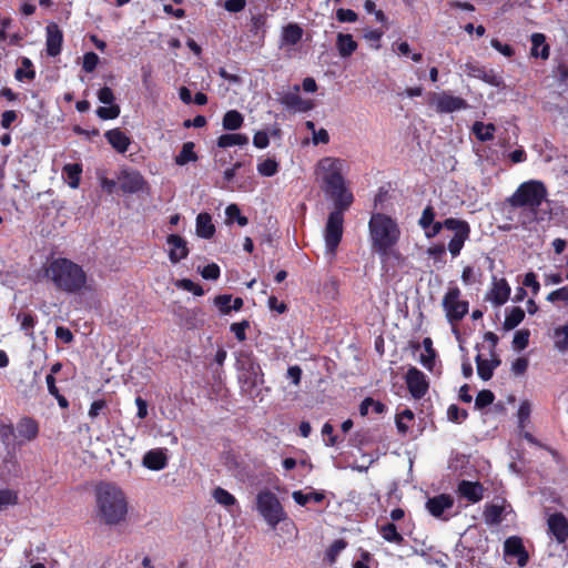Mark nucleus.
<instances>
[{
	"mask_svg": "<svg viewBox=\"0 0 568 568\" xmlns=\"http://www.w3.org/2000/svg\"><path fill=\"white\" fill-rule=\"evenodd\" d=\"M320 166L325 172L323 190L334 201V209L348 210L354 202V195L345 185L341 160L325 158L320 162Z\"/></svg>",
	"mask_w": 568,
	"mask_h": 568,
	"instance_id": "20e7f679",
	"label": "nucleus"
},
{
	"mask_svg": "<svg viewBox=\"0 0 568 568\" xmlns=\"http://www.w3.org/2000/svg\"><path fill=\"white\" fill-rule=\"evenodd\" d=\"M458 286L449 287L443 297V308L449 323L462 321L469 311L468 301L460 300Z\"/></svg>",
	"mask_w": 568,
	"mask_h": 568,
	"instance_id": "9d476101",
	"label": "nucleus"
},
{
	"mask_svg": "<svg viewBox=\"0 0 568 568\" xmlns=\"http://www.w3.org/2000/svg\"><path fill=\"white\" fill-rule=\"evenodd\" d=\"M423 347L426 354L420 355L419 362L426 369L433 372L436 363L437 353L433 347V341L430 337H425L423 339Z\"/></svg>",
	"mask_w": 568,
	"mask_h": 568,
	"instance_id": "cd10ccee",
	"label": "nucleus"
},
{
	"mask_svg": "<svg viewBox=\"0 0 568 568\" xmlns=\"http://www.w3.org/2000/svg\"><path fill=\"white\" fill-rule=\"evenodd\" d=\"M405 384L413 398L422 399L429 389L426 375L415 366H410L405 374Z\"/></svg>",
	"mask_w": 568,
	"mask_h": 568,
	"instance_id": "9b49d317",
	"label": "nucleus"
},
{
	"mask_svg": "<svg viewBox=\"0 0 568 568\" xmlns=\"http://www.w3.org/2000/svg\"><path fill=\"white\" fill-rule=\"evenodd\" d=\"M547 301L551 302V303H555L558 301L568 303V286H562L558 290L550 292L547 295Z\"/></svg>",
	"mask_w": 568,
	"mask_h": 568,
	"instance_id": "774afa93",
	"label": "nucleus"
},
{
	"mask_svg": "<svg viewBox=\"0 0 568 568\" xmlns=\"http://www.w3.org/2000/svg\"><path fill=\"white\" fill-rule=\"evenodd\" d=\"M197 160V155L194 152V143L185 142L180 151L179 155L175 158V162L178 165H184L189 162H194Z\"/></svg>",
	"mask_w": 568,
	"mask_h": 568,
	"instance_id": "4c0bfd02",
	"label": "nucleus"
},
{
	"mask_svg": "<svg viewBox=\"0 0 568 568\" xmlns=\"http://www.w3.org/2000/svg\"><path fill=\"white\" fill-rule=\"evenodd\" d=\"M141 79L145 91L152 94L155 89V82L153 80V69L150 64L141 67Z\"/></svg>",
	"mask_w": 568,
	"mask_h": 568,
	"instance_id": "49530a36",
	"label": "nucleus"
},
{
	"mask_svg": "<svg viewBox=\"0 0 568 568\" xmlns=\"http://www.w3.org/2000/svg\"><path fill=\"white\" fill-rule=\"evenodd\" d=\"M215 306L220 310L222 314L231 313L232 308V295L231 294H222L217 295L214 298Z\"/></svg>",
	"mask_w": 568,
	"mask_h": 568,
	"instance_id": "5fc2aeb1",
	"label": "nucleus"
},
{
	"mask_svg": "<svg viewBox=\"0 0 568 568\" xmlns=\"http://www.w3.org/2000/svg\"><path fill=\"white\" fill-rule=\"evenodd\" d=\"M436 212L432 204L426 205V207L423 210L422 215L418 220V225L423 230H427L428 226L435 221Z\"/></svg>",
	"mask_w": 568,
	"mask_h": 568,
	"instance_id": "603ef678",
	"label": "nucleus"
},
{
	"mask_svg": "<svg viewBox=\"0 0 568 568\" xmlns=\"http://www.w3.org/2000/svg\"><path fill=\"white\" fill-rule=\"evenodd\" d=\"M250 323L247 321H242L239 323L231 324V332L234 333L236 339L239 342H243L246 339V329L248 328Z\"/></svg>",
	"mask_w": 568,
	"mask_h": 568,
	"instance_id": "e2e57ef3",
	"label": "nucleus"
},
{
	"mask_svg": "<svg viewBox=\"0 0 568 568\" xmlns=\"http://www.w3.org/2000/svg\"><path fill=\"white\" fill-rule=\"evenodd\" d=\"M464 71L466 72V74L468 77L476 78V79L480 80L481 75L485 74V67L480 65L477 62H467L464 65Z\"/></svg>",
	"mask_w": 568,
	"mask_h": 568,
	"instance_id": "0e129e2a",
	"label": "nucleus"
},
{
	"mask_svg": "<svg viewBox=\"0 0 568 568\" xmlns=\"http://www.w3.org/2000/svg\"><path fill=\"white\" fill-rule=\"evenodd\" d=\"M213 498L216 503L225 507L233 506L236 503L235 497L221 487H216L213 490Z\"/></svg>",
	"mask_w": 568,
	"mask_h": 568,
	"instance_id": "de8ad7c7",
	"label": "nucleus"
},
{
	"mask_svg": "<svg viewBox=\"0 0 568 568\" xmlns=\"http://www.w3.org/2000/svg\"><path fill=\"white\" fill-rule=\"evenodd\" d=\"M443 229L454 232V236L448 242L447 248L453 257H457L463 250L465 242L470 236V225L467 221L447 217L444 221H434L427 230H424L427 239H434L437 236Z\"/></svg>",
	"mask_w": 568,
	"mask_h": 568,
	"instance_id": "0eeeda50",
	"label": "nucleus"
},
{
	"mask_svg": "<svg viewBox=\"0 0 568 568\" xmlns=\"http://www.w3.org/2000/svg\"><path fill=\"white\" fill-rule=\"evenodd\" d=\"M347 542L344 539H336L326 550L325 558L329 565L335 564L338 555L346 548Z\"/></svg>",
	"mask_w": 568,
	"mask_h": 568,
	"instance_id": "c03bdc74",
	"label": "nucleus"
},
{
	"mask_svg": "<svg viewBox=\"0 0 568 568\" xmlns=\"http://www.w3.org/2000/svg\"><path fill=\"white\" fill-rule=\"evenodd\" d=\"M97 515L106 526L123 523L128 515V501L123 490L113 483L101 481L95 486Z\"/></svg>",
	"mask_w": 568,
	"mask_h": 568,
	"instance_id": "f257e3e1",
	"label": "nucleus"
},
{
	"mask_svg": "<svg viewBox=\"0 0 568 568\" xmlns=\"http://www.w3.org/2000/svg\"><path fill=\"white\" fill-rule=\"evenodd\" d=\"M554 337H555V347L561 352L565 353L568 351V323L556 327L554 331Z\"/></svg>",
	"mask_w": 568,
	"mask_h": 568,
	"instance_id": "58836bf2",
	"label": "nucleus"
},
{
	"mask_svg": "<svg viewBox=\"0 0 568 568\" xmlns=\"http://www.w3.org/2000/svg\"><path fill=\"white\" fill-rule=\"evenodd\" d=\"M201 275L205 280L216 281L221 275L220 266L216 263H210L201 270Z\"/></svg>",
	"mask_w": 568,
	"mask_h": 568,
	"instance_id": "052dcab7",
	"label": "nucleus"
},
{
	"mask_svg": "<svg viewBox=\"0 0 568 568\" xmlns=\"http://www.w3.org/2000/svg\"><path fill=\"white\" fill-rule=\"evenodd\" d=\"M121 109L118 104H108V106H99L97 115L102 120H113L120 115Z\"/></svg>",
	"mask_w": 568,
	"mask_h": 568,
	"instance_id": "3c124183",
	"label": "nucleus"
},
{
	"mask_svg": "<svg viewBox=\"0 0 568 568\" xmlns=\"http://www.w3.org/2000/svg\"><path fill=\"white\" fill-rule=\"evenodd\" d=\"M235 367L237 369V379L241 392L253 400L262 402L264 390L270 392V387H264L265 379L262 367L252 351L241 349L236 353Z\"/></svg>",
	"mask_w": 568,
	"mask_h": 568,
	"instance_id": "f03ea898",
	"label": "nucleus"
},
{
	"mask_svg": "<svg viewBox=\"0 0 568 568\" xmlns=\"http://www.w3.org/2000/svg\"><path fill=\"white\" fill-rule=\"evenodd\" d=\"M166 243L170 247L168 254L171 263L176 264L187 257L190 250L184 237L179 234H170L166 237Z\"/></svg>",
	"mask_w": 568,
	"mask_h": 568,
	"instance_id": "4468645a",
	"label": "nucleus"
},
{
	"mask_svg": "<svg viewBox=\"0 0 568 568\" xmlns=\"http://www.w3.org/2000/svg\"><path fill=\"white\" fill-rule=\"evenodd\" d=\"M243 123L244 116L237 110H229L222 119L223 129L226 131H236L242 128Z\"/></svg>",
	"mask_w": 568,
	"mask_h": 568,
	"instance_id": "c756f323",
	"label": "nucleus"
},
{
	"mask_svg": "<svg viewBox=\"0 0 568 568\" xmlns=\"http://www.w3.org/2000/svg\"><path fill=\"white\" fill-rule=\"evenodd\" d=\"M108 143L118 152L125 153L131 144V139L120 128L108 130L104 133Z\"/></svg>",
	"mask_w": 568,
	"mask_h": 568,
	"instance_id": "aec40b11",
	"label": "nucleus"
},
{
	"mask_svg": "<svg viewBox=\"0 0 568 568\" xmlns=\"http://www.w3.org/2000/svg\"><path fill=\"white\" fill-rule=\"evenodd\" d=\"M216 232L215 225L212 222V216L207 212H201L195 220V233L199 237L210 240Z\"/></svg>",
	"mask_w": 568,
	"mask_h": 568,
	"instance_id": "4be33fe9",
	"label": "nucleus"
},
{
	"mask_svg": "<svg viewBox=\"0 0 568 568\" xmlns=\"http://www.w3.org/2000/svg\"><path fill=\"white\" fill-rule=\"evenodd\" d=\"M226 222L232 223L236 221L240 226H245L248 223V219L242 215L237 204H230L225 209Z\"/></svg>",
	"mask_w": 568,
	"mask_h": 568,
	"instance_id": "ea45409f",
	"label": "nucleus"
},
{
	"mask_svg": "<svg viewBox=\"0 0 568 568\" xmlns=\"http://www.w3.org/2000/svg\"><path fill=\"white\" fill-rule=\"evenodd\" d=\"M436 110L440 113H452L458 110H466L468 103L460 97H455L448 92H442L435 97Z\"/></svg>",
	"mask_w": 568,
	"mask_h": 568,
	"instance_id": "ddd939ff",
	"label": "nucleus"
},
{
	"mask_svg": "<svg viewBox=\"0 0 568 568\" xmlns=\"http://www.w3.org/2000/svg\"><path fill=\"white\" fill-rule=\"evenodd\" d=\"M17 321L20 323V327L30 337H34V326L37 324V316L31 312H20L17 315Z\"/></svg>",
	"mask_w": 568,
	"mask_h": 568,
	"instance_id": "f704fd0d",
	"label": "nucleus"
},
{
	"mask_svg": "<svg viewBox=\"0 0 568 568\" xmlns=\"http://www.w3.org/2000/svg\"><path fill=\"white\" fill-rule=\"evenodd\" d=\"M47 54L49 57H57L61 53L62 43H63V33L60 30L59 26L55 23H50L47 26Z\"/></svg>",
	"mask_w": 568,
	"mask_h": 568,
	"instance_id": "f3484780",
	"label": "nucleus"
},
{
	"mask_svg": "<svg viewBox=\"0 0 568 568\" xmlns=\"http://www.w3.org/2000/svg\"><path fill=\"white\" fill-rule=\"evenodd\" d=\"M98 63H99V57L97 53L94 52H87L84 55H83V62H82V69L87 72V73H91L95 70V68L98 67Z\"/></svg>",
	"mask_w": 568,
	"mask_h": 568,
	"instance_id": "13d9d810",
	"label": "nucleus"
},
{
	"mask_svg": "<svg viewBox=\"0 0 568 568\" xmlns=\"http://www.w3.org/2000/svg\"><path fill=\"white\" fill-rule=\"evenodd\" d=\"M529 337H530L529 329L525 328V329L517 331L514 335L513 347L516 351L525 349L529 344Z\"/></svg>",
	"mask_w": 568,
	"mask_h": 568,
	"instance_id": "09e8293b",
	"label": "nucleus"
},
{
	"mask_svg": "<svg viewBox=\"0 0 568 568\" xmlns=\"http://www.w3.org/2000/svg\"><path fill=\"white\" fill-rule=\"evenodd\" d=\"M495 400V395L489 389H481L478 392L475 398V408L483 409L489 405H491Z\"/></svg>",
	"mask_w": 568,
	"mask_h": 568,
	"instance_id": "8fccbe9b",
	"label": "nucleus"
},
{
	"mask_svg": "<svg viewBox=\"0 0 568 568\" xmlns=\"http://www.w3.org/2000/svg\"><path fill=\"white\" fill-rule=\"evenodd\" d=\"M448 418L455 423H462L468 417L465 409L459 408L457 405L452 404L447 409Z\"/></svg>",
	"mask_w": 568,
	"mask_h": 568,
	"instance_id": "4d7b16f0",
	"label": "nucleus"
},
{
	"mask_svg": "<svg viewBox=\"0 0 568 568\" xmlns=\"http://www.w3.org/2000/svg\"><path fill=\"white\" fill-rule=\"evenodd\" d=\"M347 210L334 209L327 216L323 236L326 253L335 256L344 234V213Z\"/></svg>",
	"mask_w": 568,
	"mask_h": 568,
	"instance_id": "6e6552de",
	"label": "nucleus"
},
{
	"mask_svg": "<svg viewBox=\"0 0 568 568\" xmlns=\"http://www.w3.org/2000/svg\"><path fill=\"white\" fill-rule=\"evenodd\" d=\"M108 410V404L105 399H97L94 400L89 409V417L91 419L97 418L101 413L105 414Z\"/></svg>",
	"mask_w": 568,
	"mask_h": 568,
	"instance_id": "69168bd1",
	"label": "nucleus"
},
{
	"mask_svg": "<svg viewBox=\"0 0 568 568\" xmlns=\"http://www.w3.org/2000/svg\"><path fill=\"white\" fill-rule=\"evenodd\" d=\"M119 180L120 187L124 193H138L145 186V180L138 171H124Z\"/></svg>",
	"mask_w": 568,
	"mask_h": 568,
	"instance_id": "2eb2a0df",
	"label": "nucleus"
},
{
	"mask_svg": "<svg viewBox=\"0 0 568 568\" xmlns=\"http://www.w3.org/2000/svg\"><path fill=\"white\" fill-rule=\"evenodd\" d=\"M256 509L273 529L286 517L278 498L270 490H262L257 494Z\"/></svg>",
	"mask_w": 568,
	"mask_h": 568,
	"instance_id": "1a4fd4ad",
	"label": "nucleus"
},
{
	"mask_svg": "<svg viewBox=\"0 0 568 568\" xmlns=\"http://www.w3.org/2000/svg\"><path fill=\"white\" fill-rule=\"evenodd\" d=\"M63 175L68 179V184L72 189H77L80 185L82 165L79 163H69L63 166Z\"/></svg>",
	"mask_w": 568,
	"mask_h": 568,
	"instance_id": "7c9ffc66",
	"label": "nucleus"
},
{
	"mask_svg": "<svg viewBox=\"0 0 568 568\" xmlns=\"http://www.w3.org/2000/svg\"><path fill=\"white\" fill-rule=\"evenodd\" d=\"M369 410L379 415L386 410V405L379 400H375L372 397H366L365 399H363V402L359 405V414L362 416H366V415H368Z\"/></svg>",
	"mask_w": 568,
	"mask_h": 568,
	"instance_id": "e433bc0d",
	"label": "nucleus"
},
{
	"mask_svg": "<svg viewBox=\"0 0 568 568\" xmlns=\"http://www.w3.org/2000/svg\"><path fill=\"white\" fill-rule=\"evenodd\" d=\"M504 557L516 558L519 567H525L529 560V554L526 550L523 539L518 536L508 537L504 541Z\"/></svg>",
	"mask_w": 568,
	"mask_h": 568,
	"instance_id": "f8f14e48",
	"label": "nucleus"
},
{
	"mask_svg": "<svg viewBox=\"0 0 568 568\" xmlns=\"http://www.w3.org/2000/svg\"><path fill=\"white\" fill-rule=\"evenodd\" d=\"M510 295V286L505 278H500L499 281H494L493 288L489 292V298L491 302L497 305H504Z\"/></svg>",
	"mask_w": 568,
	"mask_h": 568,
	"instance_id": "b1692460",
	"label": "nucleus"
},
{
	"mask_svg": "<svg viewBox=\"0 0 568 568\" xmlns=\"http://www.w3.org/2000/svg\"><path fill=\"white\" fill-rule=\"evenodd\" d=\"M179 288L193 293L195 296L204 295L203 287L190 278H182L176 283Z\"/></svg>",
	"mask_w": 568,
	"mask_h": 568,
	"instance_id": "864d4df0",
	"label": "nucleus"
},
{
	"mask_svg": "<svg viewBox=\"0 0 568 568\" xmlns=\"http://www.w3.org/2000/svg\"><path fill=\"white\" fill-rule=\"evenodd\" d=\"M336 47L343 58L352 55L357 49V42L353 39L352 34L338 33L336 39Z\"/></svg>",
	"mask_w": 568,
	"mask_h": 568,
	"instance_id": "a878e982",
	"label": "nucleus"
},
{
	"mask_svg": "<svg viewBox=\"0 0 568 568\" xmlns=\"http://www.w3.org/2000/svg\"><path fill=\"white\" fill-rule=\"evenodd\" d=\"M248 136L244 133H225L217 138L216 145L221 149H226L233 145H246Z\"/></svg>",
	"mask_w": 568,
	"mask_h": 568,
	"instance_id": "bb28decb",
	"label": "nucleus"
},
{
	"mask_svg": "<svg viewBox=\"0 0 568 568\" xmlns=\"http://www.w3.org/2000/svg\"><path fill=\"white\" fill-rule=\"evenodd\" d=\"M44 276L52 282L58 291L75 294L87 285V273L83 267L67 257H57L44 267Z\"/></svg>",
	"mask_w": 568,
	"mask_h": 568,
	"instance_id": "7ed1b4c3",
	"label": "nucleus"
},
{
	"mask_svg": "<svg viewBox=\"0 0 568 568\" xmlns=\"http://www.w3.org/2000/svg\"><path fill=\"white\" fill-rule=\"evenodd\" d=\"M454 505V499L450 495L440 494L428 498L426 501V509L436 518H440L446 509H450Z\"/></svg>",
	"mask_w": 568,
	"mask_h": 568,
	"instance_id": "412c9836",
	"label": "nucleus"
},
{
	"mask_svg": "<svg viewBox=\"0 0 568 568\" xmlns=\"http://www.w3.org/2000/svg\"><path fill=\"white\" fill-rule=\"evenodd\" d=\"M324 442L327 446H334L338 443V436L334 434V427L331 423H325L322 428Z\"/></svg>",
	"mask_w": 568,
	"mask_h": 568,
	"instance_id": "680f3d73",
	"label": "nucleus"
},
{
	"mask_svg": "<svg viewBox=\"0 0 568 568\" xmlns=\"http://www.w3.org/2000/svg\"><path fill=\"white\" fill-rule=\"evenodd\" d=\"M18 437L26 440H33L39 434V424L32 417H22L16 427Z\"/></svg>",
	"mask_w": 568,
	"mask_h": 568,
	"instance_id": "5701e85b",
	"label": "nucleus"
},
{
	"mask_svg": "<svg viewBox=\"0 0 568 568\" xmlns=\"http://www.w3.org/2000/svg\"><path fill=\"white\" fill-rule=\"evenodd\" d=\"M384 34V31L381 29H367L364 31V39L371 42L372 47L375 49L381 48V39Z\"/></svg>",
	"mask_w": 568,
	"mask_h": 568,
	"instance_id": "6e6d98bb",
	"label": "nucleus"
},
{
	"mask_svg": "<svg viewBox=\"0 0 568 568\" xmlns=\"http://www.w3.org/2000/svg\"><path fill=\"white\" fill-rule=\"evenodd\" d=\"M477 365V374L483 381H489L494 375V369L489 364V359H484L480 354L475 358Z\"/></svg>",
	"mask_w": 568,
	"mask_h": 568,
	"instance_id": "79ce46f5",
	"label": "nucleus"
},
{
	"mask_svg": "<svg viewBox=\"0 0 568 568\" xmlns=\"http://www.w3.org/2000/svg\"><path fill=\"white\" fill-rule=\"evenodd\" d=\"M166 448L151 449L144 455L142 462H166Z\"/></svg>",
	"mask_w": 568,
	"mask_h": 568,
	"instance_id": "bf43d9fd",
	"label": "nucleus"
},
{
	"mask_svg": "<svg viewBox=\"0 0 568 568\" xmlns=\"http://www.w3.org/2000/svg\"><path fill=\"white\" fill-rule=\"evenodd\" d=\"M368 232L373 250L384 256L397 244L400 237V229L396 220L384 213H373L371 215Z\"/></svg>",
	"mask_w": 568,
	"mask_h": 568,
	"instance_id": "39448f33",
	"label": "nucleus"
},
{
	"mask_svg": "<svg viewBox=\"0 0 568 568\" xmlns=\"http://www.w3.org/2000/svg\"><path fill=\"white\" fill-rule=\"evenodd\" d=\"M491 47L507 58H511L515 54V50L510 44L503 43L498 39H491Z\"/></svg>",
	"mask_w": 568,
	"mask_h": 568,
	"instance_id": "338daca9",
	"label": "nucleus"
},
{
	"mask_svg": "<svg viewBox=\"0 0 568 568\" xmlns=\"http://www.w3.org/2000/svg\"><path fill=\"white\" fill-rule=\"evenodd\" d=\"M549 532L556 538L559 544H562L568 538V520L561 513L552 514L547 520Z\"/></svg>",
	"mask_w": 568,
	"mask_h": 568,
	"instance_id": "dca6fc26",
	"label": "nucleus"
},
{
	"mask_svg": "<svg viewBox=\"0 0 568 568\" xmlns=\"http://www.w3.org/2000/svg\"><path fill=\"white\" fill-rule=\"evenodd\" d=\"M278 163L273 158H267L257 164V172L262 176H274L278 172Z\"/></svg>",
	"mask_w": 568,
	"mask_h": 568,
	"instance_id": "a19ab883",
	"label": "nucleus"
},
{
	"mask_svg": "<svg viewBox=\"0 0 568 568\" xmlns=\"http://www.w3.org/2000/svg\"><path fill=\"white\" fill-rule=\"evenodd\" d=\"M266 17L262 13L252 16L250 23V32L258 39L260 42L265 38Z\"/></svg>",
	"mask_w": 568,
	"mask_h": 568,
	"instance_id": "72a5a7b5",
	"label": "nucleus"
},
{
	"mask_svg": "<svg viewBox=\"0 0 568 568\" xmlns=\"http://www.w3.org/2000/svg\"><path fill=\"white\" fill-rule=\"evenodd\" d=\"M484 487L479 481L462 480L458 484V494L469 503H478L484 497Z\"/></svg>",
	"mask_w": 568,
	"mask_h": 568,
	"instance_id": "6ab92c4d",
	"label": "nucleus"
},
{
	"mask_svg": "<svg viewBox=\"0 0 568 568\" xmlns=\"http://www.w3.org/2000/svg\"><path fill=\"white\" fill-rule=\"evenodd\" d=\"M382 536L385 540L395 544H402L404 540L403 536L397 531L394 524L388 523L381 528Z\"/></svg>",
	"mask_w": 568,
	"mask_h": 568,
	"instance_id": "a18cd8bd",
	"label": "nucleus"
},
{
	"mask_svg": "<svg viewBox=\"0 0 568 568\" xmlns=\"http://www.w3.org/2000/svg\"><path fill=\"white\" fill-rule=\"evenodd\" d=\"M525 318V312L520 306H514L509 313L506 315L504 322V328L506 331L514 329L517 327Z\"/></svg>",
	"mask_w": 568,
	"mask_h": 568,
	"instance_id": "c9c22d12",
	"label": "nucleus"
},
{
	"mask_svg": "<svg viewBox=\"0 0 568 568\" xmlns=\"http://www.w3.org/2000/svg\"><path fill=\"white\" fill-rule=\"evenodd\" d=\"M303 37V29L297 23H288L283 28L282 42L286 45H296Z\"/></svg>",
	"mask_w": 568,
	"mask_h": 568,
	"instance_id": "c85d7f7f",
	"label": "nucleus"
},
{
	"mask_svg": "<svg viewBox=\"0 0 568 568\" xmlns=\"http://www.w3.org/2000/svg\"><path fill=\"white\" fill-rule=\"evenodd\" d=\"M292 497L296 504L300 506H305L310 501L321 503L324 499V495L322 493H308L304 494L301 490H296L292 494Z\"/></svg>",
	"mask_w": 568,
	"mask_h": 568,
	"instance_id": "37998d69",
	"label": "nucleus"
},
{
	"mask_svg": "<svg viewBox=\"0 0 568 568\" xmlns=\"http://www.w3.org/2000/svg\"><path fill=\"white\" fill-rule=\"evenodd\" d=\"M300 87H294V92H287L281 98V103L287 109L307 112L313 109L314 103L311 100L303 99L300 94Z\"/></svg>",
	"mask_w": 568,
	"mask_h": 568,
	"instance_id": "a211bd4d",
	"label": "nucleus"
},
{
	"mask_svg": "<svg viewBox=\"0 0 568 568\" xmlns=\"http://www.w3.org/2000/svg\"><path fill=\"white\" fill-rule=\"evenodd\" d=\"M495 131L496 126L493 123L476 121L473 124V132L481 142L491 141L494 139Z\"/></svg>",
	"mask_w": 568,
	"mask_h": 568,
	"instance_id": "2f4dec72",
	"label": "nucleus"
},
{
	"mask_svg": "<svg viewBox=\"0 0 568 568\" xmlns=\"http://www.w3.org/2000/svg\"><path fill=\"white\" fill-rule=\"evenodd\" d=\"M530 54L542 60L549 58V45L546 43V37L542 33H534L531 36Z\"/></svg>",
	"mask_w": 568,
	"mask_h": 568,
	"instance_id": "393cba45",
	"label": "nucleus"
},
{
	"mask_svg": "<svg viewBox=\"0 0 568 568\" xmlns=\"http://www.w3.org/2000/svg\"><path fill=\"white\" fill-rule=\"evenodd\" d=\"M504 505L490 504L485 507L484 519L487 525H498L503 520Z\"/></svg>",
	"mask_w": 568,
	"mask_h": 568,
	"instance_id": "473e14b6",
	"label": "nucleus"
},
{
	"mask_svg": "<svg viewBox=\"0 0 568 568\" xmlns=\"http://www.w3.org/2000/svg\"><path fill=\"white\" fill-rule=\"evenodd\" d=\"M547 197L548 190L541 180H528L520 183L515 192L505 200V205L511 209H527L536 215Z\"/></svg>",
	"mask_w": 568,
	"mask_h": 568,
	"instance_id": "423d86ee",
	"label": "nucleus"
}]
</instances>
